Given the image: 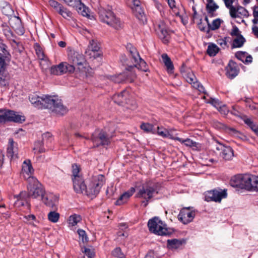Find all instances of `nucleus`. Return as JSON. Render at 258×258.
<instances>
[{"label": "nucleus", "mask_w": 258, "mask_h": 258, "mask_svg": "<svg viewBox=\"0 0 258 258\" xmlns=\"http://www.w3.org/2000/svg\"><path fill=\"white\" fill-rule=\"evenodd\" d=\"M27 190V193L26 191H22L19 195L15 196V197L18 199V202H20V204L22 206L24 205L23 200L26 201V198H28L33 199L41 198V199L45 192L42 185L35 177L29 178Z\"/></svg>", "instance_id": "obj_1"}, {"label": "nucleus", "mask_w": 258, "mask_h": 258, "mask_svg": "<svg viewBox=\"0 0 258 258\" xmlns=\"http://www.w3.org/2000/svg\"><path fill=\"white\" fill-rule=\"evenodd\" d=\"M68 59L69 63L76 66V73H79L80 76L88 77L87 72L89 67L82 53L74 50H70L68 51Z\"/></svg>", "instance_id": "obj_2"}, {"label": "nucleus", "mask_w": 258, "mask_h": 258, "mask_svg": "<svg viewBox=\"0 0 258 258\" xmlns=\"http://www.w3.org/2000/svg\"><path fill=\"white\" fill-rule=\"evenodd\" d=\"M98 15L99 18L101 22L107 24L116 30L122 28L123 23L111 11L106 10L100 8L98 10Z\"/></svg>", "instance_id": "obj_3"}, {"label": "nucleus", "mask_w": 258, "mask_h": 258, "mask_svg": "<svg viewBox=\"0 0 258 258\" xmlns=\"http://www.w3.org/2000/svg\"><path fill=\"white\" fill-rule=\"evenodd\" d=\"M104 183L105 177L103 175L99 174L94 176L88 185H86L84 192L87 196L93 199L99 194Z\"/></svg>", "instance_id": "obj_4"}, {"label": "nucleus", "mask_w": 258, "mask_h": 258, "mask_svg": "<svg viewBox=\"0 0 258 258\" xmlns=\"http://www.w3.org/2000/svg\"><path fill=\"white\" fill-rule=\"evenodd\" d=\"M148 226L150 232L158 235H166L170 233L166 227V225L157 217L149 220Z\"/></svg>", "instance_id": "obj_5"}, {"label": "nucleus", "mask_w": 258, "mask_h": 258, "mask_svg": "<svg viewBox=\"0 0 258 258\" xmlns=\"http://www.w3.org/2000/svg\"><path fill=\"white\" fill-rule=\"evenodd\" d=\"M113 136L112 135L108 134L105 131L97 130L92 134L91 140L94 147L107 146L110 144Z\"/></svg>", "instance_id": "obj_6"}, {"label": "nucleus", "mask_w": 258, "mask_h": 258, "mask_svg": "<svg viewBox=\"0 0 258 258\" xmlns=\"http://www.w3.org/2000/svg\"><path fill=\"white\" fill-rule=\"evenodd\" d=\"M126 48L133 59V68L136 67L142 71L147 72L148 69L147 63L141 58L136 48L130 43L127 44Z\"/></svg>", "instance_id": "obj_7"}, {"label": "nucleus", "mask_w": 258, "mask_h": 258, "mask_svg": "<svg viewBox=\"0 0 258 258\" xmlns=\"http://www.w3.org/2000/svg\"><path fill=\"white\" fill-rule=\"evenodd\" d=\"M47 101L46 108L50 109L56 114L63 115L68 112L67 107L63 105L61 100L56 97L50 96Z\"/></svg>", "instance_id": "obj_8"}, {"label": "nucleus", "mask_w": 258, "mask_h": 258, "mask_svg": "<svg viewBox=\"0 0 258 258\" xmlns=\"http://www.w3.org/2000/svg\"><path fill=\"white\" fill-rule=\"evenodd\" d=\"M155 192L156 189L153 186L144 184L138 191L136 197L145 200L142 202V204L146 207L148 205L150 200L154 197Z\"/></svg>", "instance_id": "obj_9"}, {"label": "nucleus", "mask_w": 258, "mask_h": 258, "mask_svg": "<svg viewBox=\"0 0 258 258\" xmlns=\"http://www.w3.org/2000/svg\"><path fill=\"white\" fill-rule=\"evenodd\" d=\"M25 120L24 116L16 114L13 110L2 109H0V122H5L7 121L20 122Z\"/></svg>", "instance_id": "obj_10"}, {"label": "nucleus", "mask_w": 258, "mask_h": 258, "mask_svg": "<svg viewBox=\"0 0 258 258\" xmlns=\"http://www.w3.org/2000/svg\"><path fill=\"white\" fill-rule=\"evenodd\" d=\"M243 189L249 191H258V176L250 174L243 175Z\"/></svg>", "instance_id": "obj_11"}, {"label": "nucleus", "mask_w": 258, "mask_h": 258, "mask_svg": "<svg viewBox=\"0 0 258 258\" xmlns=\"http://www.w3.org/2000/svg\"><path fill=\"white\" fill-rule=\"evenodd\" d=\"M49 97L50 96L48 95H43L40 97L36 94L33 93L29 95V99L34 107L39 109H43L46 108L47 101Z\"/></svg>", "instance_id": "obj_12"}, {"label": "nucleus", "mask_w": 258, "mask_h": 258, "mask_svg": "<svg viewBox=\"0 0 258 258\" xmlns=\"http://www.w3.org/2000/svg\"><path fill=\"white\" fill-rule=\"evenodd\" d=\"M227 196V189H224L221 191L214 189L205 192V200L207 202H220L222 199L226 198Z\"/></svg>", "instance_id": "obj_13"}, {"label": "nucleus", "mask_w": 258, "mask_h": 258, "mask_svg": "<svg viewBox=\"0 0 258 258\" xmlns=\"http://www.w3.org/2000/svg\"><path fill=\"white\" fill-rule=\"evenodd\" d=\"M195 216V212L190 211V208H184L181 210L178 215V220L184 224L191 222Z\"/></svg>", "instance_id": "obj_14"}, {"label": "nucleus", "mask_w": 258, "mask_h": 258, "mask_svg": "<svg viewBox=\"0 0 258 258\" xmlns=\"http://www.w3.org/2000/svg\"><path fill=\"white\" fill-rule=\"evenodd\" d=\"M136 78L135 74L131 72H123L118 75L109 76L108 79L115 83H121L125 81L132 82Z\"/></svg>", "instance_id": "obj_15"}, {"label": "nucleus", "mask_w": 258, "mask_h": 258, "mask_svg": "<svg viewBox=\"0 0 258 258\" xmlns=\"http://www.w3.org/2000/svg\"><path fill=\"white\" fill-rule=\"evenodd\" d=\"M230 35L234 38L231 44L232 48H238L242 46V35L238 27L233 25L230 32Z\"/></svg>", "instance_id": "obj_16"}, {"label": "nucleus", "mask_w": 258, "mask_h": 258, "mask_svg": "<svg viewBox=\"0 0 258 258\" xmlns=\"http://www.w3.org/2000/svg\"><path fill=\"white\" fill-rule=\"evenodd\" d=\"M99 50L100 47L97 42L94 40H91L89 42L88 50L86 51V53H88L90 58L93 57L96 59L102 55Z\"/></svg>", "instance_id": "obj_17"}, {"label": "nucleus", "mask_w": 258, "mask_h": 258, "mask_svg": "<svg viewBox=\"0 0 258 258\" xmlns=\"http://www.w3.org/2000/svg\"><path fill=\"white\" fill-rule=\"evenodd\" d=\"M156 31L158 36L163 40L164 43H166L168 42L169 38V32L163 22H160L159 23L157 27L156 28Z\"/></svg>", "instance_id": "obj_18"}, {"label": "nucleus", "mask_w": 258, "mask_h": 258, "mask_svg": "<svg viewBox=\"0 0 258 258\" xmlns=\"http://www.w3.org/2000/svg\"><path fill=\"white\" fill-rule=\"evenodd\" d=\"M129 94L127 91L124 90L120 93L113 95L112 99L116 104L120 105H123L125 104L130 103Z\"/></svg>", "instance_id": "obj_19"}, {"label": "nucleus", "mask_w": 258, "mask_h": 258, "mask_svg": "<svg viewBox=\"0 0 258 258\" xmlns=\"http://www.w3.org/2000/svg\"><path fill=\"white\" fill-rule=\"evenodd\" d=\"M226 75L230 79L235 78L239 73V69L237 63L233 60H230L226 68Z\"/></svg>", "instance_id": "obj_20"}, {"label": "nucleus", "mask_w": 258, "mask_h": 258, "mask_svg": "<svg viewBox=\"0 0 258 258\" xmlns=\"http://www.w3.org/2000/svg\"><path fill=\"white\" fill-rule=\"evenodd\" d=\"M216 149L219 151L220 156L226 160H230L233 156V152L229 146H225L222 144H219Z\"/></svg>", "instance_id": "obj_21"}, {"label": "nucleus", "mask_w": 258, "mask_h": 258, "mask_svg": "<svg viewBox=\"0 0 258 258\" xmlns=\"http://www.w3.org/2000/svg\"><path fill=\"white\" fill-rule=\"evenodd\" d=\"M42 201L47 206L51 208L53 210H55L56 208V204L57 203V197L52 194H44V196L41 198Z\"/></svg>", "instance_id": "obj_22"}, {"label": "nucleus", "mask_w": 258, "mask_h": 258, "mask_svg": "<svg viewBox=\"0 0 258 258\" xmlns=\"http://www.w3.org/2000/svg\"><path fill=\"white\" fill-rule=\"evenodd\" d=\"M73 182V188L77 194H82L86 188V185L84 182L83 177H78L72 179Z\"/></svg>", "instance_id": "obj_23"}, {"label": "nucleus", "mask_w": 258, "mask_h": 258, "mask_svg": "<svg viewBox=\"0 0 258 258\" xmlns=\"http://www.w3.org/2000/svg\"><path fill=\"white\" fill-rule=\"evenodd\" d=\"M133 6L132 9L135 16L139 20H143L145 18V14L142 7L141 3L139 0L133 1Z\"/></svg>", "instance_id": "obj_24"}, {"label": "nucleus", "mask_w": 258, "mask_h": 258, "mask_svg": "<svg viewBox=\"0 0 258 258\" xmlns=\"http://www.w3.org/2000/svg\"><path fill=\"white\" fill-rule=\"evenodd\" d=\"M34 172V169L30 160L25 161L22 165V173L24 177L28 181L29 177H34L31 175Z\"/></svg>", "instance_id": "obj_25"}, {"label": "nucleus", "mask_w": 258, "mask_h": 258, "mask_svg": "<svg viewBox=\"0 0 258 258\" xmlns=\"http://www.w3.org/2000/svg\"><path fill=\"white\" fill-rule=\"evenodd\" d=\"M10 56L7 45L0 40V65L7 64L6 60L9 59Z\"/></svg>", "instance_id": "obj_26"}, {"label": "nucleus", "mask_w": 258, "mask_h": 258, "mask_svg": "<svg viewBox=\"0 0 258 258\" xmlns=\"http://www.w3.org/2000/svg\"><path fill=\"white\" fill-rule=\"evenodd\" d=\"M10 25L17 33L23 34V29L22 26L21 20L18 17H13L11 18L9 21Z\"/></svg>", "instance_id": "obj_27"}, {"label": "nucleus", "mask_w": 258, "mask_h": 258, "mask_svg": "<svg viewBox=\"0 0 258 258\" xmlns=\"http://www.w3.org/2000/svg\"><path fill=\"white\" fill-rule=\"evenodd\" d=\"M135 192V188L132 187L130 189L121 195L119 199L115 202V205H121L127 202L130 198Z\"/></svg>", "instance_id": "obj_28"}, {"label": "nucleus", "mask_w": 258, "mask_h": 258, "mask_svg": "<svg viewBox=\"0 0 258 258\" xmlns=\"http://www.w3.org/2000/svg\"><path fill=\"white\" fill-rule=\"evenodd\" d=\"M7 64L0 65V85L6 86L9 85V77L6 71Z\"/></svg>", "instance_id": "obj_29"}, {"label": "nucleus", "mask_w": 258, "mask_h": 258, "mask_svg": "<svg viewBox=\"0 0 258 258\" xmlns=\"http://www.w3.org/2000/svg\"><path fill=\"white\" fill-rule=\"evenodd\" d=\"M230 184L235 188L236 190L242 189V174H237L232 177L230 181Z\"/></svg>", "instance_id": "obj_30"}, {"label": "nucleus", "mask_w": 258, "mask_h": 258, "mask_svg": "<svg viewBox=\"0 0 258 258\" xmlns=\"http://www.w3.org/2000/svg\"><path fill=\"white\" fill-rule=\"evenodd\" d=\"M15 143L13 139L9 140V146L7 149V156L11 158L17 157V149L15 147Z\"/></svg>", "instance_id": "obj_31"}, {"label": "nucleus", "mask_w": 258, "mask_h": 258, "mask_svg": "<svg viewBox=\"0 0 258 258\" xmlns=\"http://www.w3.org/2000/svg\"><path fill=\"white\" fill-rule=\"evenodd\" d=\"M120 61L123 66L127 67L126 68L127 70L130 71L133 68V62H134V60L131 55V58H128L125 55L121 54L120 57Z\"/></svg>", "instance_id": "obj_32"}, {"label": "nucleus", "mask_w": 258, "mask_h": 258, "mask_svg": "<svg viewBox=\"0 0 258 258\" xmlns=\"http://www.w3.org/2000/svg\"><path fill=\"white\" fill-rule=\"evenodd\" d=\"M243 120L244 123L258 136V126L254 123L253 120L250 118L243 116Z\"/></svg>", "instance_id": "obj_33"}, {"label": "nucleus", "mask_w": 258, "mask_h": 258, "mask_svg": "<svg viewBox=\"0 0 258 258\" xmlns=\"http://www.w3.org/2000/svg\"><path fill=\"white\" fill-rule=\"evenodd\" d=\"M219 8V6L214 2L212 3H207L206 5V11L210 17H214V13Z\"/></svg>", "instance_id": "obj_34"}, {"label": "nucleus", "mask_w": 258, "mask_h": 258, "mask_svg": "<svg viewBox=\"0 0 258 258\" xmlns=\"http://www.w3.org/2000/svg\"><path fill=\"white\" fill-rule=\"evenodd\" d=\"M75 8L78 13L83 16L89 17L88 9L81 1L79 3L78 6H76Z\"/></svg>", "instance_id": "obj_35"}, {"label": "nucleus", "mask_w": 258, "mask_h": 258, "mask_svg": "<svg viewBox=\"0 0 258 258\" xmlns=\"http://www.w3.org/2000/svg\"><path fill=\"white\" fill-rule=\"evenodd\" d=\"M182 244V241L177 239H169L167 240V246L170 249H177Z\"/></svg>", "instance_id": "obj_36"}, {"label": "nucleus", "mask_w": 258, "mask_h": 258, "mask_svg": "<svg viewBox=\"0 0 258 258\" xmlns=\"http://www.w3.org/2000/svg\"><path fill=\"white\" fill-rule=\"evenodd\" d=\"M57 13L66 19H68L72 17V13L71 12L63 6L60 7Z\"/></svg>", "instance_id": "obj_37"}, {"label": "nucleus", "mask_w": 258, "mask_h": 258, "mask_svg": "<svg viewBox=\"0 0 258 258\" xmlns=\"http://www.w3.org/2000/svg\"><path fill=\"white\" fill-rule=\"evenodd\" d=\"M219 50V47L214 44H209L207 50V53L211 56L216 55Z\"/></svg>", "instance_id": "obj_38"}, {"label": "nucleus", "mask_w": 258, "mask_h": 258, "mask_svg": "<svg viewBox=\"0 0 258 258\" xmlns=\"http://www.w3.org/2000/svg\"><path fill=\"white\" fill-rule=\"evenodd\" d=\"M82 218L79 215L74 214L70 216L69 219V223L72 226L76 225L78 223L81 221Z\"/></svg>", "instance_id": "obj_39"}, {"label": "nucleus", "mask_w": 258, "mask_h": 258, "mask_svg": "<svg viewBox=\"0 0 258 258\" xmlns=\"http://www.w3.org/2000/svg\"><path fill=\"white\" fill-rule=\"evenodd\" d=\"M47 217L49 221L53 223H56L59 219L60 215L55 211H50L48 214Z\"/></svg>", "instance_id": "obj_40"}, {"label": "nucleus", "mask_w": 258, "mask_h": 258, "mask_svg": "<svg viewBox=\"0 0 258 258\" xmlns=\"http://www.w3.org/2000/svg\"><path fill=\"white\" fill-rule=\"evenodd\" d=\"M82 251L84 253V255L80 258H94L95 256V252L93 249L84 247Z\"/></svg>", "instance_id": "obj_41"}, {"label": "nucleus", "mask_w": 258, "mask_h": 258, "mask_svg": "<svg viewBox=\"0 0 258 258\" xmlns=\"http://www.w3.org/2000/svg\"><path fill=\"white\" fill-rule=\"evenodd\" d=\"M72 179H74L78 177H82L80 174V168L79 166L76 164H74L72 165Z\"/></svg>", "instance_id": "obj_42"}, {"label": "nucleus", "mask_w": 258, "mask_h": 258, "mask_svg": "<svg viewBox=\"0 0 258 258\" xmlns=\"http://www.w3.org/2000/svg\"><path fill=\"white\" fill-rule=\"evenodd\" d=\"M222 22V21L219 18L213 20L211 24H209V29L212 30L218 29L220 27Z\"/></svg>", "instance_id": "obj_43"}, {"label": "nucleus", "mask_w": 258, "mask_h": 258, "mask_svg": "<svg viewBox=\"0 0 258 258\" xmlns=\"http://www.w3.org/2000/svg\"><path fill=\"white\" fill-rule=\"evenodd\" d=\"M179 142L182 144H183L186 146L189 147H197L198 145L197 143L194 142L192 140L188 138L185 140L181 138V141Z\"/></svg>", "instance_id": "obj_44"}, {"label": "nucleus", "mask_w": 258, "mask_h": 258, "mask_svg": "<svg viewBox=\"0 0 258 258\" xmlns=\"http://www.w3.org/2000/svg\"><path fill=\"white\" fill-rule=\"evenodd\" d=\"M227 8L229 9L230 15L232 18H236L239 17V16L237 15L238 13V10H239V7L236 9L231 5L230 7Z\"/></svg>", "instance_id": "obj_45"}, {"label": "nucleus", "mask_w": 258, "mask_h": 258, "mask_svg": "<svg viewBox=\"0 0 258 258\" xmlns=\"http://www.w3.org/2000/svg\"><path fill=\"white\" fill-rule=\"evenodd\" d=\"M241 108L237 105H234L232 107V110L231 113L236 116L241 118Z\"/></svg>", "instance_id": "obj_46"}, {"label": "nucleus", "mask_w": 258, "mask_h": 258, "mask_svg": "<svg viewBox=\"0 0 258 258\" xmlns=\"http://www.w3.org/2000/svg\"><path fill=\"white\" fill-rule=\"evenodd\" d=\"M112 254L115 257L118 258H124V255L122 252L121 249L120 247H116L114 250L112 251Z\"/></svg>", "instance_id": "obj_47"}, {"label": "nucleus", "mask_w": 258, "mask_h": 258, "mask_svg": "<svg viewBox=\"0 0 258 258\" xmlns=\"http://www.w3.org/2000/svg\"><path fill=\"white\" fill-rule=\"evenodd\" d=\"M75 64L69 63L68 62H65V69H66V73H73L74 72H76V66H74Z\"/></svg>", "instance_id": "obj_48"}, {"label": "nucleus", "mask_w": 258, "mask_h": 258, "mask_svg": "<svg viewBox=\"0 0 258 258\" xmlns=\"http://www.w3.org/2000/svg\"><path fill=\"white\" fill-rule=\"evenodd\" d=\"M141 128L147 133L151 132L153 128V125L149 123H143L141 124Z\"/></svg>", "instance_id": "obj_49"}, {"label": "nucleus", "mask_w": 258, "mask_h": 258, "mask_svg": "<svg viewBox=\"0 0 258 258\" xmlns=\"http://www.w3.org/2000/svg\"><path fill=\"white\" fill-rule=\"evenodd\" d=\"M49 5L53 8L56 12H58L60 7L62 6L55 0H49L48 1Z\"/></svg>", "instance_id": "obj_50"}, {"label": "nucleus", "mask_w": 258, "mask_h": 258, "mask_svg": "<svg viewBox=\"0 0 258 258\" xmlns=\"http://www.w3.org/2000/svg\"><path fill=\"white\" fill-rule=\"evenodd\" d=\"M3 31L4 35L7 38L10 39L13 37V32L8 26H4Z\"/></svg>", "instance_id": "obj_51"}, {"label": "nucleus", "mask_w": 258, "mask_h": 258, "mask_svg": "<svg viewBox=\"0 0 258 258\" xmlns=\"http://www.w3.org/2000/svg\"><path fill=\"white\" fill-rule=\"evenodd\" d=\"M77 232L83 242L88 241V237L84 230L79 229L78 230Z\"/></svg>", "instance_id": "obj_52"}, {"label": "nucleus", "mask_w": 258, "mask_h": 258, "mask_svg": "<svg viewBox=\"0 0 258 258\" xmlns=\"http://www.w3.org/2000/svg\"><path fill=\"white\" fill-rule=\"evenodd\" d=\"M68 6L75 8L81 0H63Z\"/></svg>", "instance_id": "obj_53"}, {"label": "nucleus", "mask_w": 258, "mask_h": 258, "mask_svg": "<svg viewBox=\"0 0 258 258\" xmlns=\"http://www.w3.org/2000/svg\"><path fill=\"white\" fill-rule=\"evenodd\" d=\"M218 110L223 115H227L229 112L227 107L224 104H221V106L218 109Z\"/></svg>", "instance_id": "obj_54"}, {"label": "nucleus", "mask_w": 258, "mask_h": 258, "mask_svg": "<svg viewBox=\"0 0 258 258\" xmlns=\"http://www.w3.org/2000/svg\"><path fill=\"white\" fill-rule=\"evenodd\" d=\"M168 131H169V130H167L166 128L160 127L159 126L157 127L158 134L162 137L165 138Z\"/></svg>", "instance_id": "obj_55"}, {"label": "nucleus", "mask_w": 258, "mask_h": 258, "mask_svg": "<svg viewBox=\"0 0 258 258\" xmlns=\"http://www.w3.org/2000/svg\"><path fill=\"white\" fill-rule=\"evenodd\" d=\"M167 3L169 7L173 10L174 14L175 11V12L179 11L176 7L175 0H167Z\"/></svg>", "instance_id": "obj_56"}, {"label": "nucleus", "mask_w": 258, "mask_h": 258, "mask_svg": "<svg viewBox=\"0 0 258 258\" xmlns=\"http://www.w3.org/2000/svg\"><path fill=\"white\" fill-rule=\"evenodd\" d=\"M209 103H211L212 105H213L215 108L217 109L221 106V105L222 104L221 102H220L218 99L211 98Z\"/></svg>", "instance_id": "obj_57"}, {"label": "nucleus", "mask_w": 258, "mask_h": 258, "mask_svg": "<svg viewBox=\"0 0 258 258\" xmlns=\"http://www.w3.org/2000/svg\"><path fill=\"white\" fill-rule=\"evenodd\" d=\"M186 81L188 83H190V84H193L194 83H196L197 82V81H196V78L195 77V76H194V75L192 74H188L187 76V78H186Z\"/></svg>", "instance_id": "obj_58"}, {"label": "nucleus", "mask_w": 258, "mask_h": 258, "mask_svg": "<svg viewBox=\"0 0 258 258\" xmlns=\"http://www.w3.org/2000/svg\"><path fill=\"white\" fill-rule=\"evenodd\" d=\"M57 68L58 69L60 75L66 73L65 62H61L58 65H57Z\"/></svg>", "instance_id": "obj_59"}, {"label": "nucleus", "mask_w": 258, "mask_h": 258, "mask_svg": "<svg viewBox=\"0 0 258 258\" xmlns=\"http://www.w3.org/2000/svg\"><path fill=\"white\" fill-rule=\"evenodd\" d=\"M193 86L197 89L200 92L205 93L204 87L199 82H197L194 83Z\"/></svg>", "instance_id": "obj_60"}, {"label": "nucleus", "mask_w": 258, "mask_h": 258, "mask_svg": "<svg viewBox=\"0 0 258 258\" xmlns=\"http://www.w3.org/2000/svg\"><path fill=\"white\" fill-rule=\"evenodd\" d=\"M166 67L167 71L168 73L171 74L173 72L174 66L172 61H170L169 63H164Z\"/></svg>", "instance_id": "obj_61"}, {"label": "nucleus", "mask_w": 258, "mask_h": 258, "mask_svg": "<svg viewBox=\"0 0 258 258\" xmlns=\"http://www.w3.org/2000/svg\"><path fill=\"white\" fill-rule=\"evenodd\" d=\"M165 138H168L170 139L175 140V141H181V138H180L179 137H174L173 136V135L172 134V130H169V131L167 132V133L166 134V136L165 137Z\"/></svg>", "instance_id": "obj_62"}, {"label": "nucleus", "mask_w": 258, "mask_h": 258, "mask_svg": "<svg viewBox=\"0 0 258 258\" xmlns=\"http://www.w3.org/2000/svg\"><path fill=\"white\" fill-rule=\"evenodd\" d=\"M50 71L51 74L54 75H60L58 69L57 68V65L51 67Z\"/></svg>", "instance_id": "obj_63"}, {"label": "nucleus", "mask_w": 258, "mask_h": 258, "mask_svg": "<svg viewBox=\"0 0 258 258\" xmlns=\"http://www.w3.org/2000/svg\"><path fill=\"white\" fill-rule=\"evenodd\" d=\"M251 29L252 34L256 38H258V26L257 25H253Z\"/></svg>", "instance_id": "obj_64"}]
</instances>
